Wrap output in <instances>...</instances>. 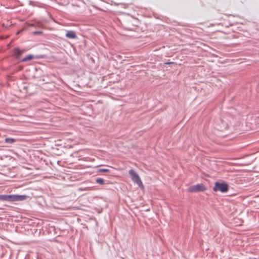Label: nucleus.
<instances>
[{
    "label": "nucleus",
    "mask_w": 259,
    "mask_h": 259,
    "mask_svg": "<svg viewBox=\"0 0 259 259\" xmlns=\"http://www.w3.org/2000/svg\"><path fill=\"white\" fill-rule=\"evenodd\" d=\"M36 58H43L44 56L42 55H40V56H36Z\"/></svg>",
    "instance_id": "13"
},
{
    "label": "nucleus",
    "mask_w": 259,
    "mask_h": 259,
    "mask_svg": "<svg viewBox=\"0 0 259 259\" xmlns=\"http://www.w3.org/2000/svg\"><path fill=\"white\" fill-rule=\"evenodd\" d=\"M206 190L207 188L202 183L192 186L188 188V191L192 193L203 192Z\"/></svg>",
    "instance_id": "3"
},
{
    "label": "nucleus",
    "mask_w": 259,
    "mask_h": 259,
    "mask_svg": "<svg viewBox=\"0 0 259 259\" xmlns=\"http://www.w3.org/2000/svg\"><path fill=\"white\" fill-rule=\"evenodd\" d=\"M95 182L96 183L99 184L101 185H104V184H106L105 183V181L103 179L101 178H96L95 180Z\"/></svg>",
    "instance_id": "9"
},
{
    "label": "nucleus",
    "mask_w": 259,
    "mask_h": 259,
    "mask_svg": "<svg viewBox=\"0 0 259 259\" xmlns=\"http://www.w3.org/2000/svg\"><path fill=\"white\" fill-rule=\"evenodd\" d=\"M43 33L42 31H34L32 32L33 35H41Z\"/></svg>",
    "instance_id": "10"
},
{
    "label": "nucleus",
    "mask_w": 259,
    "mask_h": 259,
    "mask_svg": "<svg viewBox=\"0 0 259 259\" xmlns=\"http://www.w3.org/2000/svg\"><path fill=\"white\" fill-rule=\"evenodd\" d=\"M28 197L26 195H0V200L8 202L22 201L26 200Z\"/></svg>",
    "instance_id": "1"
},
{
    "label": "nucleus",
    "mask_w": 259,
    "mask_h": 259,
    "mask_svg": "<svg viewBox=\"0 0 259 259\" xmlns=\"http://www.w3.org/2000/svg\"><path fill=\"white\" fill-rule=\"evenodd\" d=\"M129 175L134 183H136L140 187L143 186V184L140 177L134 169H131L129 170Z\"/></svg>",
    "instance_id": "4"
},
{
    "label": "nucleus",
    "mask_w": 259,
    "mask_h": 259,
    "mask_svg": "<svg viewBox=\"0 0 259 259\" xmlns=\"http://www.w3.org/2000/svg\"><path fill=\"white\" fill-rule=\"evenodd\" d=\"M17 141V139L13 138L7 137L5 138L4 143L8 145L7 146H10L14 143Z\"/></svg>",
    "instance_id": "6"
},
{
    "label": "nucleus",
    "mask_w": 259,
    "mask_h": 259,
    "mask_svg": "<svg viewBox=\"0 0 259 259\" xmlns=\"http://www.w3.org/2000/svg\"><path fill=\"white\" fill-rule=\"evenodd\" d=\"M65 36L68 38H71V39H75V38H77V35H76V33L74 31H72V30L67 31L65 34Z\"/></svg>",
    "instance_id": "7"
},
{
    "label": "nucleus",
    "mask_w": 259,
    "mask_h": 259,
    "mask_svg": "<svg viewBox=\"0 0 259 259\" xmlns=\"http://www.w3.org/2000/svg\"><path fill=\"white\" fill-rule=\"evenodd\" d=\"M174 62H167V63H165L166 64H173Z\"/></svg>",
    "instance_id": "14"
},
{
    "label": "nucleus",
    "mask_w": 259,
    "mask_h": 259,
    "mask_svg": "<svg viewBox=\"0 0 259 259\" xmlns=\"http://www.w3.org/2000/svg\"><path fill=\"white\" fill-rule=\"evenodd\" d=\"M34 58V56L32 54H29L27 55L26 57L23 58L21 61V62H26L28 61H30Z\"/></svg>",
    "instance_id": "8"
},
{
    "label": "nucleus",
    "mask_w": 259,
    "mask_h": 259,
    "mask_svg": "<svg viewBox=\"0 0 259 259\" xmlns=\"http://www.w3.org/2000/svg\"><path fill=\"white\" fill-rule=\"evenodd\" d=\"M22 69V67L19 66V70H20Z\"/></svg>",
    "instance_id": "15"
},
{
    "label": "nucleus",
    "mask_w": 259,
    "mask_h": 259,
    "mask_svg": "<svg viewBox=\"0 0 259 259\" xmlns=\"http://www.w3.org/2000/svg\"><path fill=\"white\" fill-rule=\"evenodd\" d=\"M110 170L107 168H100L98 169V172H109Z\"/></svg>",
    "instance_id": "11"
},
{
    "label": "nucleus",
    "mask_w": 259,
    "mask_h": 259,
    "mask_svg": "<svg viewBox=\"0 0 259 259\" xmlns=\"http://www.w3.org/2000/svg\"><path fill=\"white\" fill-rule=\"evenodd\" d=\"M25 52L24 49H20L18 47H15L11 50V55L15 59L20 60L22 54Z\"/></svg>",
    "instance_id": "5"
},
{
    "label": "nucleus",
    "mask_w": 259,
    "mask_h": 259,
    "mask_svg": "<svg viewBox=\"0 0 259 259\" xmlns=\"http://www.w3.org/2000/svg\"><path fill=\"white\" fill-rule=\"evenodd\" d=\"M229 190V185L225 182H216L213 188L214 192L220 191L222 193L227 192Z\"/></svg>",
    "instance_id": "2"
},
{
    "label": "nucleus",
    "mask_w": 259,
    "mask_h": 259,
    "mask_svg": "<svg viewBox=\"0 0 259 259\" xmlns=\"http://www.w3.org/2000/svg\"><path fill=\"white\" fill-rule=\"evenodd\" d=\"M42 81L45 82L46 83H48V81L45 79V76L42 77Z\"/></svg>",
    "instance_id": "12"
}]
</instances>
